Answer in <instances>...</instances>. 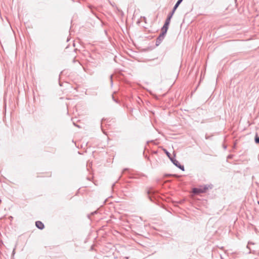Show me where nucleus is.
Returning a JSON list of instances; mask_svg holds the SVG:
<instances>
[{"label": "nucleus", "instance_id": "1", "mask_svg": "<svg viewBox=\"0 0 259 259\" xmlns=\"http://www.w3.org/2000/svg\"><path fill=\"white\" fill-rule=\"evenodd\" d=\"M208 189V187L204 186H200L199 188H195L193 189L192 192L194 194H199L203 193L206 192Z\"/></svg>", "mask_w": 259, "mask_h": 259}, {"label": "nucleus", "instance_id": "2", "mask_svg": "<svg viewBox=\"0 0 259 259\" xmlns=\"http://www.w3.org/2000/svg\"><path fill=\"white\" fill-rule=\"evenodd\" d=\"M169 24V23L168 22V21H165V24H164V26H163L162 30H161L162 33H161V34H160V35H159V36L158 37L159 39L163 38L164 35L166 33L167 30L168 29V26Z\"/></svg>", "mask_w": 259, "mask_h": 259}, {"label": "nucleus", "instance_id": "3", "mask_svg": "<svg viewBox=\"0 0 259 259\" xmlns=\"http://www.w3.org/2000/svg\"><path fill=\"white\" fill-rule=\"evenodd\" d=\"M35 225L36 227L40 230H42L45 227L44 224L39 221H37L35 222Z\"/></svg>", "mask_w": 259, "mask_h": 259}, {"label": "nucleus", "instance_id": "4", "mask_svg": "<svg viewBox=\"0 0 259 259\" xmlns=\"http://www.w3.org/2000/svg\"><path fill=\"white\" fill-rule=\"evenodd\" d=\"M183 0H179L174 7V11H175Z\"/></svg>", "mask_w": 259, "mask_h": 259}, {"label": "nucleus", "instance_id": "5", "mask_svg": "<svg viewBox=\"0 0 259 259\" xmlns=\"http://www.w3.org/2000/svg\"><path fill=\"white\" fill-rule=\"evenodd\" d=\"M172 162H173V163H174V164H175V165H176V166H179V165H178V163H179V162H178V161H177V160H172Z\"/></svg>", "mask_w": 259, "mask_h": 259}, {"label": "nucleus", "instance_id": "6", "mask_svg": "<svg viewBox=\"0 0 259 259\" xmlns=\"http://www.w3.org/2000/svg\"><path fill=\"white\" fill-rule=\"evenodd\" d=\"M255 141L256 143H259V137H256L255 138Z\"/></svg>", "mask_w": 259, "mask_h": 259}, {"label": "nucleus", "instance_id": "7", "mask_svg": "<svg viewBox=\"0 0 259 259\" xmlns=\"http://www.w3.org/2000/svg\"><path fill=\"white\" fill-rule=\"evenodd\" d=\"M178 167L181 168V169H182L183 170H184V167L183 166H182L181 165H179Z\"/></svg>", "mask_w": 259, "mask_h": 259}, {"label": "nucleus", "instance_id": "8", "mask_svg": "<svg viewBox=\"0 0 259 259\" xmlns=\"http://www.w3.org/2000/svg\"><path fill=\"white\" fill-rule=\"evenodd\" d=\"M171 17V16H169V17L167 18V19H166V21H168V22L169 23V21H170V20Z\"/></svg>", "mask_w": 259, "mask_h": 259}, {"label": "nucleus", "instance_id": "9", "mask_svg": "<svg viewBox=\"0 0 259 259\" xmlns=\"http://www.w3.org/2000/svg\"><path fill=\"white\" fill-rule=\"evenodd\" d=\"M165 153H166V155H167V156L168 157H170V154L167 151H166Z\"/></svg>", "mask_w": 259, "mask_h": 259}, {"label": "nucleus", "instance_id": "10", "mask_svg": "<svg viewBox=\"0 0 259 259\" xmlns=\"http://www.w3.org/2000/svg\"><path fill=\"white\" fill-rule=\"evenodd\" d=\"M175 11L173 10L172 13H171V15H173V13H174Z\"/></svg>", "mask_w": 259, "mask_h": 259}, {"label": "nucleus", "instance_id": "11", "mask_svg": "<svg viewBox=\"0 0 259 259\" xmlns=\"http://www.w3.org/2000/svg\"><path fill=\"white\" fill-rule=\"evenodd\" d=\"M258 204H259V201L257 202Z\"/></svg>", "mask_w": 259, "mask_h": 259}]
</instances>
